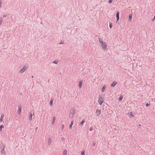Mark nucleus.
Segmentation results:
<instances>
[{"mask_svg":"<svg viewBox=\"0 0 155 155\" xmlns=\"http://www.w3.org/2000/svg\"><path fill=\"white\" fill-rule=\"evenodd\" d=\"M75 113V110L73 109H71L69 112V116L71 118H73Z\"/></svg>","mask_w":155,"mask_h":155,"instance_id":"nucleus-1","label":"nucleus"},{"mask_svg":"<svg viewBox=\"0 0 155 155\" xmlns=\"http://www.w3.org/2000/svg\"><path fill=\"white\" fill-rule=\"evenodd\" d=\"M28 68V66H27L26 65H25L23 68L19 71V73L21 74H22L26 71Z\"/></svg>","mask_w":155,"mask_h":155,"instance_id":"nucleus-2","label":"nucleus"},{"mask_svg":"<svg viewBox=\"0 0 155 155\" xmlns=\"http://www.w3.org/2000/svg\"><path fill=\"white\" fill-rule=\"evenodd\" d=\"M101 45L102 48V49L103 50L107 49V45L106 44L105 42L103 43V44H101Z\"/></svg>","mask_w":155,"mask_h":155,"instance_id":"nucleus-3","label":"nucleus"},{"mask_svg":"<svg viewBox=\"0 0 155 155\" xmlns=\"http://www.w3.org/2000/svg\"><path fill=\"white\" fill-rule=\"evenodd\" d=\"M133 112H130L127 113V115L128 117L130 118H131L134 117V116L133 114Z\"/></svg>","mask_w":155,"mask_h":155,"instance_id":"nucleus-4","label":"nucleus"},{"mask_svg":"<svg viewBox=\"0 0 155 155\" xmlns=\"http://www.w3.org/2000/svg\"><path fill=\"white\" fill-rule=\"evenodd\" d=\"M104 101V97H99L98 99V102L99 104L101 105Z\"/></svg>","mask_w":155,"mask_h":155,"instance_id":"nucleus-5","label":"nucleus"},{"mask_svg":"<svg viewBox=\"0 0 155 155\" xmlns=\"http://www.w3.org/2000/svg\"><path fill=\"white\" fill-rule=\"evenodd\" d=\"M5 146H3V148L1 149V153L2 154L5 155L6 154V152L5 150Z\"/></svg>","mask_w":155,"mask_h":155,"instance_id":"nucleus-6","label":"nucleus"},{"mask_svg":"<svg viewBox=\"0 0 155 155\" xmlns=\"http://www.w3.org/2000/svg\"><path fill=\"white\" fill-rule=\"evenodd\" d=\"M21 105H19L18 106V113L19 114H20L21 113Z\"/></svg>","mask_w":155,"mask_h":155,"instance_id":"nucleus-7","label":"nucleus"},{"mask_svg":"<svg viewBox=\"0 0 155 155\" xmlns=\"http://www.w3.org/2000/svg\"><path fill=\"white\" fill-rule=\"evenodd\" d=\"M101 111L100 110L97 109L96 112V116H99L101 114Z\"/></svg>","mask_w":155,"mask_h":155,"instance_id":"nucleus-8","label":"nucleus"},{"mask_svg":"<svg viewBox=\"0 0 155 155\" xmlns=\"http://www.w3.org/2000/svg\"><path fill=\"white\" fill-rule=\"evenodd\" d=\"M4 117V113H2L1 114V118L0 119V122H2L3 121V119Z\"/></svg>","mask_w":155,"mask_h":155,"instance_id":"nucleus-9","label":"nucleus"},{"mask_svg":"<svg viewBox=\"0 0 155 155\" xmlns=\"http://www.w3.org/2000/svg\"><path fill=\"white\" fill-rule=\"evenodd\" d=\"M85 122V120L84 119L79 124V125L81 127L83 126Z\"/></svg>","mask_w":155,"mask_h":155,"instance_id":"nucleus-10","label":"nucleus"},{"mask_svg":"<svg viewBox=\"0 0 155 155\" xmlns=\"http://www.w3.org/2000/svg\"><path fill=\"white\" fill-rule=\"evenodd\" d=\"M119 12L117 11L116 13V17H117V21H118L119 19Z\"/></svg>","mask_w":155,"mask_h":155,"instance_id":"nucleus-11","label":"nucleus"},{"mask_svg":"<svg viewBox=\"0 0 155 155\" xmlns=\"http://www.w3.org/2000/svg\"><path fill=\"white\" fill-rule=\"evenodd\" d=\"M117 83L116 81H114L111 84V86L112 87H114L117 84Z\"/></svg>","mask_w":155,"mask_h":155,"instance_id":"nucleus-12","label":"nucleus"},{"mask_svg":"<svg viewBox=\"0 0 155 155\" xmlns=\"http://www.w3.org/2000/svg\"><path fill=\"white\" fill-rule=\"evenodd\" d=\"M30 115L29 117V119L30 120V121H31L32 119V117L33 114H32V113L31 112H30Z\"/></svg>","mask_w":155,"mask_h":155,"instance_id":"nucleus-13","label":"nucleus"},{"mask_svg":"<svg viewBox=\"0 0 155 155\" xmlns=\"http://www.w3.org/2000/svg\"><path fill=\"white\" fill-rule=\"evenodd\" d=\"M106 87V85H104L103 86V87L102 88L101 91L104 92V91L105 90V88Z\"/></svg>","mask_w":155,"mask_h":155,"instance_id":"nucleus-14","label":"nucleus"},{"mask_svg":"<svg viewBox=\"0 0 155 155\" xmlns=\"http://www.w3.org/2000/svg\"><path fill=\"white\" fill-rule=\"evenodd\" d=\"M74 121L73 120H72L71 123V124L69 126V128L70 129H71L72 128V127L74 124Z\"/></svg>","mask_w":155,"mask_h":155,"instance_id":"nucleus-15","label":"nucleus"},{"mask_svg":"<svg viewBox=\"0 0 155 155\" xmlns=\"http://www.w3.org/2000/svg\"><path fill=\"white\" fill-rule=\"evenodd\" d=\"M132 17V15L131 14H130L129 16V21H131Z\"/></svg>","mask_w":155,"mask_h":155,"instance_id":"nucleus-16","label":"nucleus"},{"mask_svg":"<svg viewBox=\"0 0 155 155\" xmlns=\"http://www.w3.org/2000/svg\"><path fill=\"white\" fill-rule=\"evenodd\" d=\"M67 151L66 150H64L63 153V155H67Z\"/></svg>","mask_w":155,"mask_h":155,"instance_id":"nucleus-17","label":"nucleus"},{"mask_svg":"<svg viewBox=\"0 0 155 155\" xmlns=\"http://www.w3.org/2000/svg\"><path fill=\"white\" fill-rule=\"evenodd\" d=\"M99 42L101 44H103L104 42L103 41L102 39L101 38H98Z\"/></svg>","mask_w":155,"mask_h":155,"instance_id":"nucleus-18","label":"nucleus"},{"mask_svg":"<svg viewBox=\"0 0 155 155\" xmlns=\"http://www.w3.org/2000/svg\"><path fill=\"white\" fill-rule=\"evenodd\" d=\"M54 101V99L52 98L51 99L50 103V106H52L53 105V102Z\"/></svg>","mask_w":155,"mask_h":155,"instance_id":"nucleus-19","label":"nucleus"},{"mask_svg":"<svg viewBox=\"0 0 155 155\" xmlns=\"http://www.w3.org/2000/svg\"><path fill=\"white\" fill-rule=\"evenodd\" d=\"M82 86V82H79L78 86L80 88H81Z\"/></svg>","mask_w":155,"mask_h":155,"instance_id":"nucleus-20","label":"nucleus"},{"mask_svg":"<svg viewBox=\"0 0 155 155\" xmlns=\"http://www.w3.org/2000/svg\"><path fill=\"white\" fill-rule=\"evenodd\" d=\"M3 21V20L2 18L0 17V25H1L2 24V21Z\"/></svg>","mask_w":155,"mask_h":155,"instance_id":"nucleus-21","label":"nucleus"},{"mask_svg":"<svg viewBox=\"0 0 155 155\" xmlns=\"http://www.w3.org/2000/svg\"><path fill=\"white\" fill-rule=\"evenodd\" d=\"M4 127V126L3 125H2L0 126V131H2V128Z\"/></svg>","mask_w":155,"mask_h":155,"instance_id":"nucleus-22","label":"nucleus"},{"mask_svg":"<svg viewBox=\"0 0 155 155\" xmlns=\"http://www.w3.org/2000/svg\"><path fill=\"white\" fill-rule=\"evenodd\" d=\"M55 120H56V117H53V121H52V124H54V123L55 122Z\"/></svg>","mask_w":155,"mask_h":155,"instance_id":"nucleus-23","label":"nucleus"},{"mask_svg":"<svg viewBox=\"0 0 155 155\" xmlns=\"http://www.w3.org/2000/svg\"><path fill=\"white\" fill-rule=\"evenodd\" d=\"M58 62V60H55V61L53 62V63L55 64H57Z\"/></svg>","mask_w":155,"mask_h":155,"instance_id":"nucleus-24","label":"nucleus"},{"mask_svg":"<svg viewBox=\"0 0 155 155\" xmlns=\"http://www.w3.org/2000/svg\"><path fill=\"white\" fill-rule=\"evenodd\" d=\"M64 128V124H62L61 126V130H63Z\"/></svg>","mask_w":155,"mask_h":155,"instance_id":"nucleus-25","label":"nucleus"},{"mask_svg":"<svg viewBox=\"0 0 155 155\" xmlns=\"http://www.w3.org/2000/svg\"><path fill=\"white\" fill-rule=\"evenodd\" d=\"M112 25L111 23H110L109 24V27L110 28H112Z\"/></svg>","mask_w":155,"mask_h":155,"instance_id":"nucleus-26","label":"nucleus"},{"mask_svg":"<svg viewBox=\"0 0 155 155\" xmlns=\"http://www.w3.org/2000/svg\"><path fill=\"white\" fill-rule=\"evenodd\" d=\"M81 155H85V152L84 151H82L81 152Z\"/></svg>","mask_w":155,"mask_h":155,"instance_id":"nucleus-27","label":"nucleus"},{"mask_svg":"<svg viewBox=\"0 0 155 155\" xmlns=\"http://www.w3.org/2000/svg\"><path fill=\"white\" fill-rule=\"evenodd\" d=\"M113 0H109V1H108V2L109 4H111L112 3V2L113 1Z\"/></svg>","mask_w":155,"mask_h":155,"instance_id":"nucleus-28","label":"nucleus"},{"mask_svg":"<svg viewBox=\"0 0 155 155\" xmlns=\"http://www.w3.org/2000/svg\"><path fill=\"white\" fill-rule=\"evenodd\" d=\"M2 2L1 0H0V8L1 7Z\"/></svg>","mask_w":155,"mask_h":155,"instance_id":"nucleus-29","label":"nucleus"},{"mask_svg":"<svg viewBox=\"0 0 155 155\" xmlns=\"http://www.w3.org/2000/svg\"><path fill=\"white\" fill-rule=\"evenodd\" d=\"M123 97H119V98L118 99V101H120L122 99Z\"/></svg>","mask_w":155,"mask_h":155,"instance_id":"nucleus-30","label":"nucleus"},{"mask_svg":"<svg viewBox=\"0 0 155 155\" xmlns=\"http://www.w3.org/2000/svg\"><path fill=\"white\" fill-rule=\"evenodd\" d=\"M92 130H93V128H92V127H91L90 128L89 130H90V131H92Z\"/></svg>","mask_w":155,"mask_h":155,"instance_id":"nucleus-31","label":"nucleus"},{"mask_svg":"<svg viewBox=\"0 0 155 155\" xmlns=\"http://www.w3.org/2000/svg\"><path fill=\"white\" fill-rule=\"evenodd\" d=\"M150 105V104H149L148 103H147L146 105V106L147 107H148Z\"/></svg>","mask_w":155,"mask_h":155,"instance_id":"nucleus-32","label":"nucleus"},{"mask_svg":"<svg viewBox=\"0 0 155 155\" xmlns=\"http://www.w3.org/2000/svg\"><path fill=\"white\" fill-rule=\"evenodd\" d=\"M49 141L48 142V143H49V144L50 145V143H51V140H50V139H49Z\"/></svg>","mask_w":155,"mask_h":155,"instance_id":"nucleus-33","label":"nucleus"},{"mask_svg":"<svg viewBox=\"0 0 155 155\" xmlns=\"http://www.w3.org/2000/svg\"><path fill=\"white\" fill-rule=\"evenodd\" d=\"M154 20H155V16H154L153 18L152 19V21H153Z\"/></svg>","mask_w":155,"mask_h":155,"instance_id":"nucleus-34","label":"nucleus"},{"mask_svg":"<svg viewBox=\"0 0 155 155\" xmlns=\"http://www.w3.org/2000/svg\"><path fill=\"white\" fill-rule=\"evenodd\" d=\"M63 43L62 41L61 42L59 43V44H63Z\"/></svg>","mask_w":155,"mask_h":155,"instance_id":"nucleus-35","label":"nucleus"},{"mask_svg":"<svg viewBox=\"0 0 155 155\" xmlns=\"http://www.w3.org/2000/svg\"><path fill=\"white\" fill-rule=\"evenodd\" d=\"M7 15H5L3 16L4 17H7Z\"/></svg>","mask_w":155,"mask_h":155,"instance_id":"nucleus-36","label":"nucleus"},{"mask_svg":"<svg viewBox=\"0 0 155 155\" xmlns=\"http://www.w3.org/2000/svg\"><path fill=\"white\" fill-rule=\"evenodd\" d=\"M95 143L94 142V143H93V145H94V146H95Z\"/></svg>","mask_w":155,"mask_h":155,"instance_id":"nucleus-37","label":"nucleus"},{"mask_svg":"<svg viewBox=\"0 0 155 155\" xmlns=\"http://www.w3.org/2000/svg\"><path fill=\"white\" fill-rule=\"evenodd\" d=\"M37 129H38V127H36V128H35V130H37Z\"/></svg>","mask_w":155,"mask_h":155,"instance_id":"nucleus-38","label":"nucleus"},{"mask_svg":"<svg viewBox=\"0 0 155 155\" xmlns=\"http://www.w3.org/2000/svg\"><path fill=\"white\" fill-rule=\"evenodd\" d=\"M139 126H141V125H140V124H139Z\"/></svg>","mask_w":155,"mask_h":155,"instance_id":"nucleus-39","label":"nucleus"},{"mask_svg":"<svg viewBox=\"0 0 155 155\" xmlns=\"http://www.w3.org/2000/svg\"><path fill=\"white\" fill-rule=\"evenodd\" d=\"M120 97H122V96H120Z\"/></svg>","mask_w":155,"mask_h":155,"instance_id":"nucleus-40","label":"nucleus"},{"mask_svg":"<svg viewBox=\"0 0 155 155\" xmlns=\"http://www.w3.org/2000/svg\"><path fill=\"white\" fill-rule=\"evenodd\" d=\"M107 1V0H105L104 1L105 2V1Z\"/></svg>","mask_w":155,"mask_h":155,"instance_id":"nucleus-41","label":"nucleus"},{"mask_svg":"<svg viewBox=\"0 0 155 155\" xmlns=\"http://www.w3.org/2000/svg\"><path fill=\"white\" fill-rule=\"evenodd\" d=\"M33 76L32 77V78H33Z\"/></svg>","mask_w":155,"mask_h":155,"instance_id":"nucleus-42","label":"nucleus"}]
</instances>
